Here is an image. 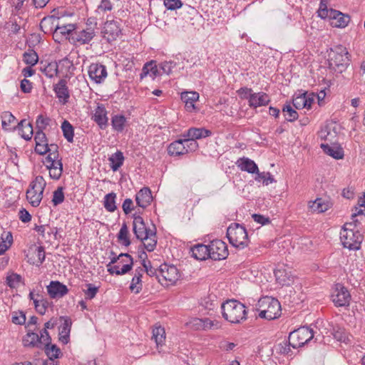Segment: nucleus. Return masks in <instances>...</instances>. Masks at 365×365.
I'll list each match as a JSON object with an SVG mask.
<instances>
[{
  "instance_id": "obj_1",
  "label": "nucleus",
  "mask_w": 365,
  "mask_h": 365,
  "mask_svg": "<svg viewBox=\"0 0 365 365\" xmlns=\"http://www.w3.org/2000/svg\"><path fill=\"white\" fill-rule=\"evenodd\" d=\"M222 317L233 324L240 323L247 319L245 306L237 300H227L221 306Z\"/></svg>"
},
{
  "instance_id": "obj_2",
  "label": "nucleus",
  "mask_w": 365,
  "mask_h": 365,
  "mask_svg": "<svg viewBox=\"0 0 365 365\" xmlns=\"http://www.w3.org/2000/svg\"><path fill=\"white\" fill-rule=\"evenodd\" d=\"M356 220L346 223L340 232V240L343 246L351 250H359L363 240V236L356 230Z\"/></svg>"
},
{
  "instance_id": "obj_3",
  "label": "nucleus",
  "mask_w": 365,
  "mask_h": 365,
  "mask_svg": "<svg viewBox=\"0 0 365 365\" xmlns=\"http://www.w3.org/2000/svg\"><path fill=\"white\" fill-rule=\"evenodd\" d=\"M329 68L338 72L343 73L350 63L349 53L346 47L339 45L331 48L329 53Z\"/></svg>"
},
{
  "instance_id": "obj_4",
  "label": "nucleus",
  "mask_w": 365,
  "mask_h": 365,
  "mask_svg": "<svg viewBox=\"0 0 365 365\" xmlns=\"http://www.w3.org/2000/svg\"><path fill=\"white\" fill-rule=\"evenodd\" d=\"M257 310L259 312V317L267 320L279 317L282 311L279 302L270 297L261 298L257 302Z\"/></svg>"
},
{
  "instance_id": "obj_5",
  "label": "nucleus",
  "mask_w": 365,
  "mask_h": 365,
  "mask_svg": "<svg viewBox=\"0 0 365 365\" xmlns=\"http://www.w3.org/2000/svg\"><path fill=\"white\" fill-rule=\"evenodd\" d=\"M227 237L235 247L242 250L248 246L250 240L245 227L239 223H232L227 229Z\"/></svg>"
},
{
  "instance_id": "obj_6",
  "label": "nucleus",
  "mask_w": 365,
  "mask_h": 365,
  "mask_svg": "<svg viewBox=\"0 0 365 365\" xmlns=\"http://www.w3.org/2000/svg\"><path fill=\"white\" fill-rule=\"evenodd\" d=\"M46 185V180L41 175L36 176L31 182L26 192V199L33 207H36L40 205Z\"/></svg>"
},
{
  "instance_id": "obj_7",
  "label": "nucleus",
  "mask_w": 365,
  "mask_h": 365,
  "mask_svg": "<svg viewBox=\"0 0 365 365\" xmlns=\"http://www.w3.org/2000/svg\"><path fill=\"white\" fill-rule=\"evenodd\" d=\"M314 337L313 330L308 327H302L289 335L288 343L294 349L304 346Z\"/></svg>"
},
{
  "instance_id": "obj_8",
  "label": "nucleus",
  "mask_w": 365,
  "mask_h": 365,
  "mask_svg": "<svg viewBox=\"0 0 365 365\" xmlns=\"http://www.w3.org/2000/svg\"><path fill=\"white\" fill-rule=\"evenodd\" d=\"M160 277L158 282L165 286L174 284L180 278V273L177 267L166 263L161 264L158 268Z\"/></svg>"
},
{
  "instance_id": "obj_9",
  "label": "nucleus",
  "mask_w": 365,
  "mask_h": 365,
  "mask_svg": "<svg viewBox=\"0 0 365 365\" xmlns=\"http://www.w3.org/2000/svg\"><path fill=\"white\" fill-rule=\"evenodd\" d=\"M133 231L138 240L143 241L144 239L148 238V236L154 235V229L148 228L140 215L135 213L133 215Z\"/></svg>"
},
{
  "instance_id": "obj_10",
  "label": "nucleus",
  "mask_w": 365,
  "mask_h": 365,
  "mask_svg": "<svg viewBox=\"0 0 365 365\" xmlns=\"http://www.w3.org/2000/svg\"><path fill=\"white\" fill-rule=\"evenodd\" d=\"M210 258L213 260H221L228 256L227 245L220 240H212L209 245Z\"/></svg>"
},
{
  "instance_id": "obj_11",
  "label": "nucleus",
  "mask_w": 365,
  "mask_h": 365,
  "mask_svg": "<svg viewBox=\"0 0 365 365\" xmlns=\"http://www.w3.org/2000/svg\"><path fill=\"white\" fill-rule=\"evenodd\" d=\"M90 79L95 83H102L108 76L106 67L99 63H91L88 68Z\"/></svg>"
},
{
  "instance_id": "obj_12",
  "label": "nucleus",
  "mask_w": 365,
  "mask_h": 365,
  "mask_svg": "<svg viewBox=\"0 0 365 365\" xmlns=\"http://www.w3.org/2000/svg\"><path fill=\"white\" fill-rule=\"evenodd\" d=\"M331 297L336 307H346L349 305L351 295L347 289L343 286H340L339 288L336 287Z\"/></svg>"
},
{
  "instance_id": "obj_13",
  "label": "nucleus",
  "mask_w": 365,
  "mask_h": 365,
  "mask_svg": "<svg viewBox=\"0 0 365 365\" xmlns=\"http://www.w3.org/2000/svg\"><path fill=\"white\" fill-rule=\"evenodd\" d=\"M121 33L120 28L117 21H108L105 23L103 30V37L108 41L115 40Z\"/></svg>"
},
{
  "instance_id": "obj_14",
  "label": "nucleus",
  "mask_w": 365,
  "mask_h": 365,
  "mask_svg": "<svg viewBox=\"0 0 365 365\" xmlns=\"http://www.w3.org/2000/svg\"><path fill=\"white\" fill-rule=\"evenodd\" d=\"M47 292L52 299L61 298L66 295L68 289L66 285L58 281H51L47 286Z\"/></svg>"
},
{
  "instance_id": "obj_15",
  "label": "nucleus",
  "mask_w": 365,
  "mask_h": 365,
  "mask_svg": "<svg viewBox=\"0 0 365 365\" xmlns=\"http://www.w3.org/2000/svg\"><path fill=\"white\" fill-rule=\"evenodd\" d=\"M277 282L282 286H289L294 282V276L284 267H278L274 270Z\"/></svg>"
},
{
  "instance_id": "obj_16",
  "label": "nucleus",
  "mask_w": 365,
  "mask_h": 365,
  "mask_svg": "<svg viewBox=\"0 0 365 365\" xmlns=\"http://www.w3.org/2000/svg\"><path fill=\"white\" fill-rule=\"evenodd\" d=\"M95 36V32L93 29L88 28L80 31H74L72 34V40L80 44L88 43Z\"/></svg>"
},
{
  "instance_id": "obj_17",
  "label": "nucleus",
  "mask_w": 365,
  "mask_h": 365,
  "mask_svg": "<svg viewBox=\"0 0 365 365\" xmlns=\"http://www.w3.org/2000/svg\"><path fill=\"white\" fill-rule=\"evenodd\" d=\"M153 196L148 187H143L137 192L135 201L138 207L143 209L147 207L151 202Z\"/></svg>"
},
{
  "instance_id": "obj_18",
  "label": "nucleus",
  "mask_w": 365,
  "mask_h": 365,
  "mask_svg": "<svg viewBox=\"0 0 365 365\" xmlns=\"http://www.w3.org/2000/svg\"><path fill=\"white\" fill-rule=\"evenodd\" d=\"M45 250L42 246L36 247L35 249L29 251L28 255V262L31 264L39 267L45 260Z\"/></svg>"
},
{
  "instance_id": "obj_19",
  "label": "nucleus",
  "mask_w": 365,
  "mask_h": 365,
  "mask_svg": "<svg viewBox=\"0 0 365 365\" xmlns=\"http://www.w3.org/2000/svg\"><path fill=\"white\" fill-rule=\"evenodd\" d=\"M270 102L269 96L264 92L254 93L250 97L249 106L252 108H257L267 106Z\"/></svg>"
},
{
  "instance_id": "obj_20",
  "label": "nucleus",
  "mask_w": 365,
  "mask_h": 365,
  "mask_svg": "<svg viewBox=\"0 0 365 365\" xmlns=\"http://www.w3.org/2000/svg\"><path fill=\"white\" fill-rule=\"evenodd\" d=\"M199 99V94L195 91H186L181 93V100L185 103V109L188 112L195 110V103Z\"/></svg>"
},
{
  "instance_id": "obj_21",
  "label": "nucleus",
  "mask_w": 365,
  "mask_h": 365,
  "mask_svg": "<svg viewBox=\"0 0 365 365\" xmlns=\"http://www.w3.org/2000/svg\"><path fill=\"white\" fill-rule=\"evenodd\" d=\"M93 120L98 125L101 129H105L108 125V118L107 111L103 105H99L95 110L93 116Z\"/></svg>"
},
{
  "instance_id": "obj_22",
  "label": "nucleus",
  "mask_w": 365,
  "mask_h": 365,
  "mask_svg": "<svg viewBox=\"0 0 365 365\" xmlns=\"http://www.w3.org/2000/svg\"><path fill=\"white\" fill-rule=\"evenodd\" d=\"M67 82L64 79H61L57 84L54 86V91L57 98L63 103L68 102L70 97Z\"/></svg>"
},
{
  "instance_id": "obj_23",
  "label": "nucleus",
  "mask_w": 365,
  "mask_h": 365,
  "mask_svg": "<svg viewBox=\"0 0 365 365\" xmlns=\"http://www.w3.org/2000/svg\"><path fill=\"white\" fill-rule=\"evenodd\" d=\"M236 165L242 171H246L249 173H257L259 170L257 164L248 158H239Z\"/></svg>"
},
{
  "instance_id": "obj_24",
  "label": "nucleus",
  "mask_w": 365,
  "mask_h": 365,
  "mask_svg": "<svg viewBox=\"0 0 365 365\" xmlns=\"http://www.w3.org/2000/svg\"><path fill=\"white\" fill-rule=\"evenodd\" d=\"M63 320V324L61 325L59 331V340L64 344H66L69 341V336L71 332V328L72 322L70 318L67 317H61Z\"/></svg>"
},
{
  "instance_id": "obj_25",
  "label": "nucleus",
  "mask_w": 365,
  "mask_h": 365,
  "mask_svg": "<svg viewBox=\"0 0 365 365\" xmlns=\"http://www.w3.org/2000/svg\"><path fill=\"white\" fill-rule=\"evenodd\" d=\"M211 135L212 132L204 128H190L187 130L186 134L183 135V136L195 140L197 139L210 136Z\"/></svg>"
},
{
  "instance_id": "obj_26",
  "label": "nucleus",
  "mask_w": 365,
  "mask_h": 365,
  "mask_svg": "<svg viewBox=\"0 0 365 365\" xmlns=\"http://www.w3.org/2000/svg\"><path fill=\"white\" fill-rule=\"evenodd\" d=\"M59 18L55 17L54 16L44 17L41 23L40 28L41 31L45 33H53L55 31V26L58 24Z\"/></svg>"
},
{
  "instance_id": "obj_27",
  "label": "nucleus",
  "mask_w": 365,
  "mask_h": 365,
  "mask_svg": "<svg viewBox=\"0 0 365 365\" xmlns=\"http://www.w3.org/2000/svg\"><path fill=\"white\" fill-rule=\"evenodd\" d=\"M25 24V20L16 14H14L8 22L9 28L12 34H19Z\"/></svg>"
},
{
  "instance_id": "obj_28",
  "label": "nucleus",
  "mask_w": 365,
  "mask_h": 365,
  "mask_svg": "<svg viewBox=\"0 0 365 365\" xmlns=\"http://www.w3.org/2000/svg\"><path fill=\"white\" fill-rule=\"evenodd\" d=\"M192 256L198 260H205L210 258V250L208 245L198 244L192 248Z\"/></svg>"
},
{
  "instance_id": "obj_29",
  "label": "nucleus",
  "mask_w": 365,
  "mask_h": 365,
  "mask_svg": "<svg viewBox=\"0 0 365 365\" xmlns=\"http://www.w3.org/2000/svg\"><path fill=\"white\" fill-rule=\"evenodd\" d=\"M18 130L19 135L26 140H29L34 133V129L31 124L26 121V120H21L18 123Z\"/></svg>"
},
{
  "instance_id": "obj_30",
  "label": "nucleus",
  "mask_w": 365,
  "mask_h": 365,
  "mask_svg": "<svg viewBox=\"0 0 365 365\" xmlns=\"http://www.w3.org/2000/svg\"><path fill=\"white\" fill-rule=\"evenodd\" d=\"M309 208L313 212L322 213L329 210V203L322 198H317L314 201L309 202Z\"/></svg>"
},
{
  "instance_id": "obj_31",
  "label": "nucleus",
  "mask_w": 365,
  "mask_h": 365,
  "mask_svg": "<svg viewBox=\"0 0 365 365\" xmlns=\"http://www.w3.org/2000/svg\"><path fill=\"white\" fill-rule=\"evenodd\" d=\"M183 139H179L171 143L168 147V153L171 156L185 155Z\"/></svg>"
},
{
  "instance_id": "obj_32",
  "label": "nucleus",
  "mask_w": 365,
  "mask_h": 365,
  "mask_svg": "<svg viewBox=\"0 0 365 365\" xmlns=\"http://www.w3.org/2000/svg\"><path fill=\"white\" fill-rule=\"evenodd\" d=\"M321 148L324 153L331 156L334 159H342L344 158V150L339 146H331L328 144H321Z\"/></svg>"
},
{
  "instance_id": "obj_33",
  "label": "nucleus",
  "mask_w": 365,
  "mask_h": 365,
  "mask_svg": "<svg viewBox=\"0 0 365 365\" xmlns=\"http://www.w3.org/2000/svg\"><path fill=\"white\" fill-rule=\"evenodd\" d=\"M49 305L50 303L47 299L39 294H36V298L34 300V307L39 314H45Z\"/></svg>"
},
{
  "instance_id": "obj_34",
  "label": "nucleus",
  "mask_w": 365,
  "mask_h": 365,
  "mask_svg": "<svg viewBox=\"0 0 365 365\" xmlns=\"http://www.w3.org/2000/svg\"><path fill=\"white\" fill-rule=\"evenodd\" d=\"M133 258H130V262L124 264L120 269L118 265L108 264L107 265L108 272L110 274H115L116 275L124 274H126L127 272H128L130 270H131V269L133 267Z\"/></svg>"
},
{
  "instance_id": "obj_35",
  "label": "nucleus",
  "mask_w": 365,
  "mask_h": 365,
  "mask_svg": "<svg viewBox=\"0 0 365 365\" xmlns=\"http://www.w3.org/2000/svg\"><path fill=\"white\" fill-rule=\"evenodd\" d=\"M40 71L48 78H53L58 73V64L56 62L41 63Z\"/></svg>"
},
{
  "instance_id": "obj_36",
  "label": "nucleus",
  "mask_w": 365,
  "mask_h": 365,
  "mask_svg": "<svg viewBox=\"0 0 365 365\" xmlns=\"http://www.w3.org/2000/svg\"><path fill=\"white\" fill-rule=\"evenodd\" d=\"M110 167L113 171L118 170L123 164L124 156L121 151L118 150L109 158Z\"/></svg>"
},
{
  "instance_id": "obj_37",
  "label": "nucleus",
  "mask_w": 365,
  "mask_h": 365,
  "mask_svg": "<svg viewBox=\"0 0 365 365\" xmlns=\"http://www.w3.org/2000/svg\"><path fill=\"white\" fill-rule=\"evenodd\" d=\"M334 16H335L331 19V25L335 27L344 28L348 25L350 21L349 16L344 15L339 11H336V14H335Z\"/></svg>"
},
{
  "instance_id": "obj_38",
  "label": "nucleus",
  "mask_w": 365,
  "mask_h": 365,
  "mask_svg": "<svg viewBox=\"0 0 365 365\" xmlns=\"http://www.w3.org/2000/svg\"><path fill=\"white\" fill-rule=\"evenodd\" d=\"M148 74H150L153 78L157 76L159 74V71L158 69L157 66L153 62H148L146 63L142 69V72L140 74V79L144 78L146 77Z\"/></svg>"
},
{
  "instance_id": "obj_39",
  "label": "nucleus",
  "mask_w": 365,
  "mask_h": 365,
  "mask_svg": "<svg viewBox=\"0 0 365 365\" xmlns=\"http://www.w3.org/2000/svg\"><path fill=\"white\" fill-rule=\"evenodd\" d=\"M126 118L123 115H115L111 118L113 129L117 132H122L126 124Z\"/></svg>"
},
{
  "instance_id": "obj_40",
  "label": "nucleus",
  "mask_w": 365,
  "mask_h": 365,
  "mask_svg": "<svg viewBox=\"0 0 365 365\" xmlns=\"http://www.w3.org/2000/svg\"><path fill=\"white\" fill-rule=\"evenodd\" d=\"M24 346H36L41 348L39 343V336L35 332H29L23 339Z\"/></svg>"
},
{
  "instance_id": "obj_41",
  "label": "nucleus",
  "mask_w": 365,
  "mask_h": 365,
  "mask_svg": "<svg viewBox=\"0 0 365 365\" xmlns=\"http://www.w3.org/2000/svg\"><path fill=\"white\" fill-rule=\"evenodd\" d=\"M76 29V25L73 24H68L66 25H58L56 24L55 26V31L53 32V37L58 38V34H61L65 36L66 34H69L74 31Z\"/></svg>"
},
{
  "instance_id": "obj_42",
  "label": "nucleus",
  "mask_w": 365,
  "mask_h": 365,
  "mask_svg": "<svg viewBox=\"0 0 365 365\" xmlns=\"http://www.w3.org/2000/svg\"><path fill=\"white\" fill-rule=\"evenodd\" d=\"M16 120V118L9 111H5L1 114V125L5 130H11V125Z\"/></svg>"
},
{
  "instance_id": "obj_43",
  "label": "nucleus",
  "mask_w": 365,
  "mask_h": 365,
  "mask_svg": "<svg viewBox=\"0 0 365 365\" xmlns=\"http://www.w3.org/2000/svg\"><path fill=\"white\" fill-rule=\"evenodd\" d=\"M116 194L115 192H110L104 197L103 205L106 210L108 212H114L117 207L115 205Z\"/></svg>"
},
{
  "instance_id": "obj_44",
  "label": "nucleus",
  "mask_w": 365,
  "mask_h": 365,
  "mask_svg": "<svg viewBox=\"0 0 365 365\" xmlns=\"http://www.w3.org/2000/svg\"><path fill=\"white\" fill-rule=\"evenodd\" d=\"M152 339L155 340V342L158 347L162 346L165 340V331L163 327H158L153 329Z\"/></svg>"
},
{
  "instance_id": "obj_45",
  "label": "nucleus",
  "mask_w": 365,
  "mask_h": 365,
  "mask_svg": "<svg viewBox=\"0 0 365 365\" xmlns=\"http://www.w3.org/2000/svg\"><path fill=\"white\" fill-rule=\"evenodd\" d=\"M128 235V227L126 223L123 222L118 234V240L119 242L122 243V245H123L125 247H128L130 245V240L129 239Z\"/></svg>"
},
{
  "instance_id": "obj_46",
  "label": "nucleus",
  "mask_w": 365,
  "mask_h": 365,
  "mask_svg": "<svg viewBox=\"0 0 365 365\" xmlns=\"http://www.w3.org/2000/svg\"><path fill=\"white\" fill-rule=\"evenodd\" d=\"M13 237L11 232L2 235L0 238V255L4 254L12 245Z\"/></svg>"
},
{
  "instance_id": "obj_47",
  "label": "nucleus",
  "mask_w": 365,
  "mask_h": 365,
  "mask_svg": "<svg viewBox=\"0 0 365 365\" xmlns=\"http://www.w3.org/2000/svg\"><path fill=\"white\" fill-rule=\"evenodd\" d=\"M61 129L64 138L68 142L72 143L73 141L74 130L72 125L68 121L64 120L61 125Z\"/></svg>"
},
{
  "instance_id": "obj_48",
  "label": "nucleus",
  "mask_w": 365,
  "mask_h": 365,
  "mask_svg": "<svg viewBox=\"0 0 365 365\" xmlns=\"http://www.w3.org/2000/svg\"><path fill=\"white\" fill-rule=\"evenodd\" d=\"M45 353L48 356V359L53 364V359H58L61 354L59 348L55 344H49L48 346H43Z\"/></svg>"
},
{
  "instance_id": "obj_49",
  "label": "nucleus",
  "mask_w": 365,
  "mask_h": 365,
  "mask_svg": "<svg viewBox=\"0 0 365 365\" xmlns=\"http://www.w3.org/2000/svg\"><path fill=\"white\" fill-rule=\"evenodd\" d=\"M54 166H48L47 170H49V175L53 180H58L63 173V163L61 161L56 163Z\"/></svg>"
},
{
  "instance_id": "obj_50",
  "label": "nucleus",
  "mask_w": 365,
  "mask_h": 365,
  "mask_svg": "<svg viewBox=\"0 0 365 365\" xmlns=\"http://www.w3.org/2000/svg\"><path fill=\"white\" fill-rule=\"evenodd\" d=\"M282 112L287 121L292 122L298 118L297 112L289 104H286L283 106Z\"/></svg>"
},
{
  "instance_id": "obj_51",
  "label": "nucleus",
  "mask_w": 365,
  "mask_h": 365,
  "mask_svg": "<svg viewBox=\"0 0 365 365\" xmlns=\"http://www.w3.org/2000/svg\"><path fill=\"white\" fill-rule=\"evenodd\" d=\"M143 246L148 252H152L155 250L157 245L156 238V228L154 226V235L148 236L147 239H144Z\"/></svg>"
},
{
  "instance_id": "obj_52",
  "label": "nucleus",
  "mask_w": 365,
  "mask_h": 365,
  "mask_svg": "<svg viewBox=\"0 0 365 365\" xmlns=\"http://www.w3.org/2000/svg\"><path fill=\"white\" fill-rule=\"evenodd\" d=\"M86 289L83 290L85 295V299L91 300L95 298L97 293L98 292L99 287H96L91 283H88L86 284Z\"/></svg>"
},
{
  "instance_id": "obj_53",
  "label": "nucleus",
  "mask_w": 365,
  "mask_h": 365,
  "mask_svg": "<svg viewBox=\"0 0 365 365\" xmlns=\"http://www.w3.org/2000/svg\"><path fill=\"white\" fill-rule=\"evenodd\" d=\"M23 57L24 61L31 66L36 65L38 61V56L34 50H30L28 52H25L23 55Z\"/></svg>"
},
{
  "instance_id": "obj_54",
  "label": "nucleus",
  "mask_w": 365,
  "mask_h": 365,
  "mask_svg": "<svg viewBox=\"0 0 365 365\" xmlns=\"http://www.w3.org/2000/svg\"><path fill=\"white\" fill-rule=\"evenodd\" d=\"M257 175L255 178L257 181L261 182L262 181L263 184L265 185H268L270 183L274 182L275 180L270 173L262 172V173H257Z\"/></svg>"
},
{
  "instance_id": "obj_55",
  "label": "nucleus",
  "mask_w": 365,
  "mask_h": 365,
  "mask_svg": "<svg viewBox=\"0 0 365 365\" xmlns=\"http://www.w3.org/2000/svg\"><path fill=\"white\" fill-rule=\"evenodd\" d=\"M323 5H320L319 9L318 11V15L322 19L329 18L330 19L332 17H334V14H336V10L330 9H328L327 6H324V9H322Z\"/></svg>"
},
{
  "instance_id": "obj_56",
  "label": "nucleus",
  "mask_w": 365,
  "mask_h": 365,
  "mask_svg": "<svg viewBox=\"0 0 365 365\" xmlns=\"http://www.w3.org/2000/svg\"><path fill=\"white\" fill-rule=\"evenodd\" d=\"M21 281V275L12 273L6 277V284L11 288L16 287Z\"/></svg>"
},
{
  "instance_id": "obj_57",
  "label": "nucleus",
  "mask_w": 365,
  "mask_h": 365,
  "mask_svg": "<svg viewBox=\"0 0 365 365\" xmlns=\"http://www.w3.org/2000/svg\"><path fill=\"white\" fill-rule=\"evenodd\" d=\"M65 197L62 187H58L53 195L52 202L53 205L61 204L64 201Z\"/></svg>"
},
{
  "instance_id": "obj_58",
  "label": "nucleus",
  "mask_w": 365,
  "mask_h": 365,
  "mask_svg": "<svg viewBox=\"0 0 365 365\" xmlns=\"http://www.w3.org/2000/svg\"><path fill=\"white\" fill-rule=\"evenodd\" d=\"M293 106L296 109L305 108L307 105V96L306 93H303L293 98Z\"/></svg>"
},
{
  "instance_id": "obj_59",
  "label": "nucleus",
  "mask_w": 365,
  "mask_h": 365,
  "mask_svg": "<svg viewBox=\"0 0 365 365\" xmlns=\"http://www.w3.org/2000/svg\"><path fill=\"white\" fill-rule=\"evenodd\" d=\"M183 144L185 146V154L195 151L198 148V143L195 140H193V139L188 138L183 139Z\"/></svg>"
},
{
  "instance_id": "obj_60",
  "label": "nucleus",
  "mask_w": 365,
  "mask_h": 365,
  "mask_svg": "<svg viewBox=\"0 0 365 365\" xmlns=\"http://www.w3.org/2000/svg\"><path fill=\"white\" fill-rule=\"evenodd\" d=\"M50 120V118L39 115L36 121V131L43 132V130H45L46 126L49 124Z\"/></svg>"
},
{
  "instance_id": "obj_61",
  "label": "nucleus",
  "mask_w": 365,
  "mask_h": 365,
  "mask_svg": "<svg viewBox=\"0 0 365 365\" xmlns=\"http://www.w3.org/2000/svg\"><path fill=\"white\" fill-rule=\"evenodd\" d=\"M202 330L217 329L220 327V322L216 320H211L208 318L203 319Z\"/></svg>"
},
{
  "instance_id": "obj_62",
  "label": "nucleus",
  "mask_w": 365,
  "mask_h": 365,
  "mask_svg": "<svg viewBox=\"0 0 365 365\" xmlns=\"http://www.w3.org/2000/svg\"><path fill=\"white\" fill-rule=\"evenodd\" d=\"M163 4L168 10L173 11L181 8L182 2L181 0H164Z\"/></svg>"
},
{
  "instance_id": "obj_63",
  "label": "nucleus",
  "mask_w": 365,
  "mask_h": 365,
  "mask_svg": "<svg viewBox=\"0 0 365 365\" xmlns=\"http://www.w3.org/2000/svg\"><path fill=\"white\" fill-rule=\"evenodd\" d=\"M51 336L46 329H43L42 331H41V336H39V343L41 348L42 346H48L49 344H51Z\"/></svg>"
},
{
  "instance_id": "obj_64",
  "label": "nucleus",
  "mask_w": 365,
  "mask_h": 365,
  "mask_svg": "<svg viewBox=\"0 0 365 365\" xmlns=\"http://www.w3.org/2000/svg\"><path fill=\"white\" fill-rule=\"evenodd\" d=\"M130 289L135 293H139L142 289L141 279L138 276H133L130 285Z\"/></svg>"
}]
</instances>
